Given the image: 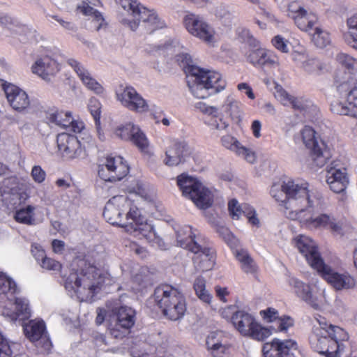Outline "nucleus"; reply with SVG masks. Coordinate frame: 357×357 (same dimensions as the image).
I'll return each instance as SVG.
<instances>
[{
	"label": "nucleus",
	"mask_w": 357,
	"mask_h": 357,
	"mask_svg": "<svg viewBox=\"0 0 357 357\" xmlns=\"http://www.w3.org/2000/svg\"><path fill=\"white\" fill-rule=\"evenodd\" d=\"M270 194L280 203L288 219L298 221L307 229H331L335 234L343 235V224L333 215L322 212L324 199L307 183L288 178L273 183Z\"/></svg>",
	"instance_id": "nucleus-1"
},
{
	"label": "nucleus",
	"mask_w": 357,
	"mask_h": 357,
	"mask_svg": "<svg viewBox=\"0 0 357 357\" xmlns=\"http://www.w3.org/2000/svg\"><path fill=\"white\" fill-rule=\"evenodd\" d=\"M149 52L167 51L175 55V59L187 73L188 84L192 95L204 99L212 94L220 93L226 87V81L217 71L204 70L192 64V59L187 50L178 40L147 49Z\"/></svg>",
	"instance_id": "nucleus-2"
},
{
	"label": "nucleus",
	"mask_w": 357,
	"mask_h": 357,
	"mask_svg": "<svg viewBox=\"0 0 357 357\" xmlns=\"http://www.w3.org/2000/svg\"><path fill=\"white\" fill-rule=\"evenodd\" d=\"M69 274L61 271L66 290L71 296H76L80 301H91L93 297L107 286L116 282V278L108 273H103L84 259H75Z\"/></svg>",
	"instance_id": "nucleus-3"
},
{
	"label": "nucleus",
	"mask_w": 357,
	"mask_h": 357,
	"mask_svg": "<svg viewBox=\"0 0 357 357\" xmlns=\"http://www.w3.org/2000/svg\"><path fill=\"white\" fill-rule=\"evenodd\" d=\"M103 216L110 224L119 225L139 238H144L149 242L156 238L153 226L147 222L138 208L126 196L112 197L105 206Z\"/></svg>",
	"instance_id": "nucleus-4"
},
{
	"label": "nucleus",
	"mask_w": 357,
	"mask_h": 357,
	"mask_svg": "<svg viewBox=\"0 0 357 357\" xmlns=\"http://www.w3.org/2000/svg\"><path fill=\"white\" fill-rule=\"evenodd\" d=\"M318 325L313 327L310 337L311 347L327 357H336L340 341L349 338L347 333L340 327L328 324L324 317L316 318Z\"/></svg>",
	"instance_id": "nucleus-5"
},
{
	"label": "nucleus",
	"mask_w": 357,
	"mask_h": 357,
	"mask_svg": "<svg viewBox=\"0 0 357 357\" xmlns=\"http://www.w3.org/2000/svg\"><path fill=\"white\" fill-rule=\"evenodd\" d=\"M20 291V287L10 277L0 272V295H4L10 301L3 307L2 315L10 322H21L31 317L28 299L17 296Z\"/></svg>",
	"instance_id": "nucleus-6"
},
{
	"label": "nucleus",
	"mask_w": 357,
	"mask_h": 357,
	"mask_svg": "<svg viewBox=\"0 0 357 357\" xmlns=\"http://www.w3.org/2000/svg\"><path fill=\"white\" fill-rule=\"evenodd\" d=\"M196 234L191 227L185 225L176 231V239L179 246L195 253V267L198 271L211 270L215 265V254L213 250L202 247L195 241Z\"/></svg>",
	"instance_id": "nucleus-7"
},
{
	"label": "nucleus",
	"mask_w": 357,
	"mask_h": 357,
	"mask_svg": "<svg viewBox=\"0 0 357 357\" xmlns=\"http://www.w3.org/2000/svg\"><path fill=\"white\" fill-rule=\"evenodd\" d=\"M154 300L165 316L176 321L186 311L185 299L182 292L171 285H161L154 291Z\"/></svg>",
	"instance_id": "nucleus-8"
},
{
	"label": "nucleus",
	"mask_w": 357,
	"mask_h": 357,
	"mask_svg": "<svg viewBox=\"0 0 357 357\" xmlns=\"http://www.w3.org/2000/svg\"><path fill=\"white\" fill-rule=\"evenodd\" d=\"M177 184L183 195L191 199L197 207L205 209L211 206L213 199L211 191L197 178L181 174L177 177Z\"/></svg>",
	"instance_id": "nucleus-9"
},
{
	"label": "nucleus",
	"mask_w": 357,
	"mask_h": 357,
	"mask_svg": "<svg viewBox=\"0 0 357 357\" xmlns=\"http://www.w3.org/2000/svg\"><path fill=\"white\" fill-rule=\"evenodd\" d=\"M339 99L331 105V111L340 115L357 116V85L352 83L350 77L337 81Z\"/></svg>",
	"instance_id": "nucleus-10"
},
{
	"label": "nucleus",
	"mask_w": 357,
	"mask_h": 357,
	"mask_svg": "<svg viewBox=\"0 0 357 357\" xmlns=\"http://www.w3.org/2000/svg\"><path fill=\"white\" fill-rule=\"evenodd\" d=\"M183 22L191 36L210 45H213L217 42L215 29L202 16L188 13L184 16Z\"/></svg>",
	"instance_id": "nucleus-11"
},
{
	"label": "nucleus",
	"mask_w": 357,
	"mask_h": 357,
	"mask_svg": "<svg viewBox=\"0 0 357 357\" xmlns=\"http://www.w3.org/2000/svg\"><path fill=\"white\" fill-rule=\"evenodd\" d=\"M129 168L121 156H107L98 166L99 177L109 182H116L125 177Z\"/></svg>",
	"instance_id": "nucleus-12"
},
{
	"label": "nucleus",
	"mask_w": 357,
	"mask_h": 357,
	"mask_svg": "<svg viewBox=\"0 0 357 357\" xmlns=\"http://www.w3.org/2000/svg\"><path fill=\"white\" fill-rule=\"evenodd\" d=\"M119 8V20L132 31L139 27V16L144 6L137 0H115Z\"/></svg>",
	"instance_id": "nucleus-13"
},
{
	"label": "nucleus",
	"mask_w": 357,
	"mask_h": 357,
	"mask_svg": "<svg viewBox=\"0 0 357 357\" xmlns=\"http://www.w3.org/2000/svg\"><path fill=\"white\" fill-rule=\"evenodd\" d=\"M118 101L128 110L137 113H145L149 110V105L135 88L130 86L121 87L116 92Z\"/></svg>",
	"instance_id": "nucleus-14"
},
{
	"label": "nucleus",
	"mask_w": 357,
	"mask_h": 357,
	"mask_svg": "<svg viewBox=\"0 0 357 357\" xmlns=\"http://www.w3.org/2000/svg\"><path fill=\"white\" fill-rule=\"evenodd\" d=\"M293 242L312 268L317 271L324 264L317 243L310 237L298 235L294 238Z\"/></svg>",
	"instance_id": "nucleus-15"
},
{
	"label": "nucleus",
	"mask_w": 357,
	"mask_h": 357,
	"mask_svg": "<svg viewBox=\"0 0 357 357\" xmlns=\"http://www.w3.org/2000/svg\"><path fill=\"white\" fill-rule=\"evenodd\" d=\"M317 271L337 291L351 289L356 286V280L349 273L337 272L325 263Z\"/></svg>",
	"instance_id": "nucleus-16"
},
{
	"label": "nucleus",
	"mask_w": 357,
	"mask_h": 357,
	"mask_svg": "<svg viewBox=\"0 0 357 357\" xmlns=\"http://www.w3.org/2000/svg\"><path fill=\"white\" fill-rule=\"evenodd\" d=\"M2 88L9 105L16 112L27 113L31 107V100L27 93L18 86L4 82Z\"/></svg>",
	"instance_id": "nucleus-17"
},
{
	"label": "nucleus",
	"mask_w": 357,
	"mask_h": 357,
	"mask_svg": "<svg viewBox=\"0 0 357 357\" xmlns=\"http://www.w3.org/2000/svg\"><path fill=\"white\" fill-rule=\"evenodd\" d=\"M26 337L45 351L52 348V342L46 331V326L43 320L33 319L23 326Z\"/></svg>",
	"instance_id": "nucleus-18"
},
{
	"label": "nucleus",
	"mask_w": 357,
	"mask_h": 357,
	"mask_svg": "<svg viewBox=\"0 0 357 357\" xmlns=\"http://www.w3.org/2000/svg\"><path fill=\"white\" fill-rule=\"evenodd\" d=\"M288 15L292 18L297 27L303 31H310L318 23L317 16L303 8L301 3L294 1L288 6Z\"/></svg>",
	"instance_id": "nucleus-19"
},
{
	"label": "nucleus",
	"mask_w": 357,
	"mask_h": 357,
	"mask_svg": "<svg viewBox=\"0 0 357 357\" xmlns=\"http://www.w3.org/2000/svg\"><path fill=\"white\" fill-rule=\"evenodd\" d=\"M135 322V311L128 306L120 307L116 312V323L109 328L110 334L121 339L129 333Z\"/></svg>",
	"instance_id": "nucleus-20"
},
{
	"label": "nucleus",
	"mask_w": 357,
	"mask_h": 357,
	"mask_svg": "<svg viewBox=\"0 0 357 357\" xmlns=\"http://www.w3.org/2000/svg\"><path fill=\"white\" fill-rule=\"evenodd\" d=\"M326 176L331 190L335 193L344 192L349 184L347 169L339 160L330 163L327 167Z\"/></svg>",
	"instance_id": "nucleus-21"
},
{
	"label": "nucleus",
	"mask_w": 357,
	"mask_h": 357,
	"mask_svg": "<svg viewBox=\"0 0 357 357\" xmlns=\"http://www.w3.org/2000/svg\"><path fill=\"white\" fill-rule=\"evenodd\" d=\"M56 143L59 152L63 158L67 160L79 158L85 155V151L78 139L68 133H60L57 135Z\"/></svg>",
	"instance_id": "nucleus-22"
},
{
	"label": "nucleus",
	"mask_w": 357,
	"mask_h": 357,
	"mask_svg": "<svg viewBox=\"0 0 357 357\" xmlns=\"http://www.w3.org/2000/svg\"><path fill=\"white\" fill-rule=\"evenodd\" d=\"M194 107L197 111L209 117L205 121V123L211 130L220 132L228 128L229 123L220 113V108L218 107L208 105L201 101L195 102Z\"/></svg>",
	"instance_id": "nucleus-23"
},
{
	"label": "nucleus",
	"mask_w": 357,
	"mask_h": 357,
	"mask_svg": "<svg viewBox=\"0 0 357 357\" xmlns=\"http://www.w3.org/2000/svg\"><path fill=\"white\" fill-rule=\"evenodd\" d=\"M264 357H294V353L298 351L297 343L291 339L280 340L273 339L272 342H267L263 346Z\"/></svg>",
	"instance_id": "nucleus-24"
},
{
	"label": "nucleus",
	"mask_w": 357,
	"mask_h": 357,
	"mask_svg": "<svg viewBox=\"0 0 357 357\" xmlns=\"http://www.w3.org/2000/svg\"><path fill=\"white\" fill-rule=\"evenodd\" d=\"M244 41L248 48L245 52L246 61L254 66H261V63L266 56V50L261 47V44L248 29L242 30Z\"/></svg>",
	"instance_id": "nucleus-25"
},
{
	"label": "nucleus",
	"mask_w": 357,
	"mask_h": 357,
	"mask_svg": "<svg viewBox=\"0 0 357 357\" xmlns=\"http://www.w3.org/2000/svg\"><path fill=\"white\" fill-rule=\"evenodd\" d=\"M68 64L74 70L82 84L90 91L97 95H102L105 92V89L96 79H94L91 73L79 61L74 59H69L67 61Z\"/></svg>",
	"instance_id": "nucleus-26"
},
{
	"label": "nucleus",
	"mask_w": 357,
	"mask_h": 357,
	"mask_svg": "<svg viewBox=\"0 0 357 357\" xmlns=\"http://www.w3.org/2000/svg\"><path fill=\"white\" fill-rule=\"evenodd\" d=\"M188 153L185 142L172 141L166 148L163 163L169 167L177 166L185 160Z\"/></svg>",
	"instance_id": "nucleus-27"
},
{
	"label": "nucleus",
	"mask_w": 357,
	"mask_h": 357,
	"mask_svg": "<svg viewBox=\"0 0 357 357\" xmlns=\"http://www.w3.org/2000/svg\"><path fill=\"white\" fill-rule=\"evenodd\" d=\"M287 283L292 291L313 308L318 310L320 306L317 298L313 296L310 285L303 282L294 276H289Z\"/></svg>",
	"instance_id": "nucleus-28"
},
{
	"label": "nucleus",
	"mask_w": 357,
	"mask_h": 357,
	"mask_svg": "<svg viewBox=\"0 0 357 357\" xmlns=\"http://www.w3.org/2000/svg\"><path fill=\"white\" fill-rule=\"evenodd\" d=\"M228 210L229 215L234 220H239L243 215L248 222L256 227L260 225V221L257 215L256 211L249 204H243L241 205L236 199H231L228 203Z\"/></svg>",
	"instance_id": "nucleus-29"
},
{
	"label": "nucleus",
	"mask_w": 357,
	"mask_h": 357,
	"mask_svg": "<svg viewBox=\"0 0 357 357\" xmlns=\"http://www.w3.org/2000/svg\"><path fill=\"white\" fill-rule=\"evenodd\" d=\"M32 73L46 81L51 79L59 70V63L49 56L36 59L31 67Z\"/></svg>",
	"instance_id": "nucleus-30"
},
{
	"label": "nucleus",
	"mask_w": 357,
	"mask_h": 357,
	"mask_svg": "<svg viewBox=\"0 0 357 357\" xmlns=\"http://www.w3.org/2000/svg\"><path fill=\"white\" fill-rule=\"evenodd\" d=\"M142 22L146 31L149 33L165 29L167 26L166 22L160 16L158 12L153 8L144 7L139 16V25Z\"/></svg>",
	"instance_id": "nucleus-31"
},
{
	"label": "nucleus",
	"mask_w": 357,
	"mask_h": 357,
	"mask_svg": "<svg viewBox=\"0 0 357 357\" xmlns=\"http://www.w3.org/2000/svg\"><path fill=\"white\" fill-rule=\"evenodd\" d=\"M221 142L223 146L234 152L247 162L250 163L255 162V153L252 149L243 146L234 137L229 135H225L222 137Z\"/></svg>",
	"instance_id": "nucleus-32"
},
{
	"label": "nucleus",
	"mask_w": 357,
	"mask_h": 357,
	"mask_svg": "<svg viewBox=\"0 0 357 357\" xmlns=\"http://www.w3.org/2000/svg\"><path fill=\"white\" fill-rule=\"evenodd\" d=\"M90 5L92 4L85 0L82 4L77 6V9L83 15L89 17V27L91 29L98 31L104 24L105 20L101 13Z\"/></svg>",
	"instance_id": "nucleus-33"
},
{
	"label": "nucleus",
	"mask_w": 357,
	"mask_h": 357,
	"mask_svg": "<svg viewBox=\"0 0 357 357\" xmlns=\"http://www.w3.org/2000/svg\"><path fill=\"white\" fill-rule=\"evenodd\" d=\"M231 322L235 328L243 335L247 336L256 322L255 318L243 311H238L231 317Z\"/></svg>",
	"instance_id": "nucleus-34"
},
{
	"label": "nucleus",
	"mask_w": 357,
	"mask_h": 357,
	"mask_svg": "<svg viewBox=\"0 0 357 357\" xmlns=\"http://www.w3.org/2000/svg\"><path fill=\"white\" fill-rule=\"evenodd\" d=\"M220 109L234 121H241L243 116L242 104L231 95L226 97Z\"/></svg>",
	"instance_id": "nucleus-35"
},
{
	"label": "nucleus",
	"mask_w": 357,
	"mask_h": 357,
	"mask_svg": "<svg viewBox=\"0 0 357 357\" xmlns=\"http://www.w3.org/2000/svg\"><path fill=\"white\" fill-rule=\"evenodd\" d=\"M331 158V153L324 142L320 140V144L311 149L310 159L312 165L321 168L325 165Z\"/></svg>",
	"instance_id": "nucleus-36"
},
{
	"label": "nucleus",
	"mask_w": 357,
	"mask_h": 357,
	"mask_svg": "<svg viewBox=\"0 0 357 357\" xmlns=\"http://www.w3.org/2000/svg\"><path fill=\"white\" fill-rule=\"evenodd\" d=\"M289 106L294 109L299 110L303 114L310 120H312L317 114V107L312 101L303 98L292 97Z\"/></svg>",
	"instance_id": "nucleus-37"
},
{
	"label": "nucleus",
	"mask_w": 357,
	"mask_h": 357,
	"mask_svg": "<svg viewBox=\"0 0 357 357\" xmlns=\"http://www.w3.org/2000/svg\"><path fill=\"white\" fill-rule=\"evenodd\" d=\"M346 23L347 31L344 33V40L351 47L357 44V8L348 13Z\"/></svg>",
	"instance_id": "nucleus-38"
},
{
	"label": "nucleus",
	"mask_w": 357,
	"mask_h": 357,
	"mask_svg": "<svg viewBox=\"0 0 357 357\" xmlns=\"http://www.w3.org/2000/svg\"><path fill=\"white\" fill-rule=\"evenodd\" d=\"M46 18L54 26H59L68 33H74L77 30L76 24L70 18L59 13H47Z\"/></svg>",
	"instance_id": "nucleus-39"
},
{
	"label": "nucleus",
	"mask_w": 357,
	"mask_h": 357,
	"mask_svg": "<svg viewBox=\"0 0 357 357\" xmlns=\"http://www.w3.org/2000/svg\"><path fill=\"white\" fill-rule=\"evenodd\" d=\"M234 254L245 273L252 274L257 271V266L246 250L236 249Z\"/></svg>",
	"instance_id": "nucleus-40"
},
{
	"label": "nucleus",
	"mask_w": 357,
	"mask_h": 357,
	"mask_svg": "<svg viewBox=\"0 0 357 357\" xmlns=\"http://www.w3.org/2000/svg\"><path fill=\"white\" fill-rule=\"evenodd\" d=\"M0 24L17 33H28V38L33 33L26 26L22 25L16 19L6 13H0Z\"/></svg>",
	"instance_id": "nucleus-41"
},
{
	"label": "nucleus",
	"mask_w": 357,
	"mask_h": 357,
	"mask_svg": "<svg viewBox=\"0 0 357 357\" xmlns=\"http://www.w3.org/2000/svg\"><path fill=\"white\" fill-rule=\"evenodd\" d=\"M72 113L70 111L51 110L47 114V119L56 126L67 128L72 122Z\"/></svg>",
	"instance_id": "nucleus-42"
},
{
	"label": "nucleus",
	"mask_w": 357,
	"mask_h": 357,
	"mask_svg": "<svg viewBox=\"0 0 357 357\" xmlns=\"http://www.w3.org/2000/svg\"><path fill=\"white\" fill-rule=\"evenodd\" d=\"M265 83L278 100L284 106H289V102H291L293 96L289 95L281 85L274 81L266 80Z\"/></svg>",
	"instance_id": "nucleus-43"
},
{
	"label": "nucleus",
	"mask_w": 357,
	"mask_h": 357,
	"mask_svg": "<svg viewBox=\"0 0 357 357\" xmlns=\"http://www.w3.org/2000/svg\"><path fill=\"white\" fill-rule=\"evenodd\" d=\"M35 210L36 207L32 205H28L22 207L16 211L15 219L17 222L28 225L35 224Z\"/></svg>",
	"instance_id": "nucleus-44"
},
{
	"label": "nucleus",
	"mask_w": 357,
	"mask_h": 357,
	"mask_svg": "<svg viewBox=\"0 0 357 357\" xmlns=\"http://www.w3.org/2000/svg\"><path fill=\"white\" fill-rule=\"evenodd\" d=\"M193 288L199 300L208 305L211 303L213 296L206 289V280L203 277L199 276L195 280Z\"/></svg>",
	"instance_id": "nucleus-45"
},
{
	"label": "nucleus",
	"mask_w": 357,
	"mask_h": 357,
	"mask_svg": "<svg viewBox=\"0 0 357 357\" xmlns=\"http://www.w3.org/2000/svg\"><path fill=\"white\" fill-rule=\"evenodd\" d=\"M311 38L314 44L319 48H324L331 43L329 33L319 26L315 27Z\"/></svg>",
	"instance_id": "nucleus-46"
},
{
	"label": "nucleus",
	"mask_w": 357,
	"mask_h": 357,
	"mask_svg": "<svg viewBox=\"0 0 357 357\" xmlns=\"http://www.w3.org/2000/svg\"><path fill=\"white\" fill-rule=\"evenodd\" d=\"M139 149L145 151L149 145V140L146 135L142 132L138 126H135L132 130V134L130 139Z\"/></svg>",
	"instance_id": "nucleus-47"
},
{
	"label": "nucleus",
	"mask_w": 357,
	"mask_h": 357,
	"mask_svg": "<svg viewBox=\"0 0 357 357\" xmlns=\"http://www.w3.org/2000/svg\"><path fill=\"white\" fill-rule=\"evenodd\" d=\"M301 134L303 142L307 148L312 149L320 144V141L318 140L316 136V132L312 127L307 126H305L301 130Z\"/></svg>",
	"instance_id": "nucleus-48"
},
{
	"label": "nucleus",
	"mask_w": 357,
	"mask_h": 357,
	"mask_svg": "<svg viewBox=\"0 0 357 357\" xmlns=\"http://www.w3.org/2000/svg\"><path fill=\"white\" fill-rule=\"evenodd\" d=\"M135 126L132 123L118 125L113 128V134L123 140L129 141Z\"/></svg>",
	"instance_id": "nucleus-49"
},
{
	"label": "nucleus",
	"mask_w": 357,
	"mask_h": 357,
	"mask_svg": "<svg viewBox=\"0 0 357 357\" xmlns=\"http://www.w3.org/2000/svg\"><path fill=\"white\" fill-rule=\"evenodd\" d=\"M271 334V329L263 327L256 321L250 330V333L248 334L247 336H250L258 341H262L268 337Z\"/></svg>",
	"instance_id": "nucleus-50"
},
{
	"label": "nucleus",
	"mask_w": 357,
	"mask_h": 357,
	"mask_svg": "<svg viewBox=\"0 0 357 357\" xmlns=\"http://www.w3.org/2000/svg\"><path fill=\"white\" fill-rule=\"evenodd\" d=\"M337 61L352 73L357 71V59L344 53L337 55Z\"/></svg>",
	"instance_id": "nucleus-51"
},
{
	"label": "nucleus",
	"mask_w": 357,
	"mask_h": 357,
	"mask_svg": "<svg viewBox=\"0 0 357 357\" xmlns=\"http://www.w3.org/2000/svg\"><path fill=\"white\" fill-rule=\"evenodd\" d=\"M101 107L102 105L97 98L93 97L89 99L88 109L95 121V124L96 125H98L100 123Z\"/></svg>",
	"instance_id": "nucleus-52"
},
{
	"label": "nucleus",
	"mask_w": 357,
	"mask_h": 357,
	"mask_svg": "<svg viewBox=\"0 0 357 357\" xmlns=\"http://www.w3.org/2000/svg\"><path fill=\"white\" fill-rule=\"evenodd\" d=\"M294 320L289 316L279 317L275 323V326H271V330L275 332L286 331L289 328L293 326Z\"/></svg>",
	"instance_id": "nucleus-53"
},
{
	"label": "nucleus",
	"mask_w": 357,
	"mask_h": 357,
	"mask_svg": "<svg viewBox=\"0 0 357 357\" xmlns=\"http://www.w3.org/2000/svg\"><path fill=\"white\" fill-rule=\"evenodd\" d=\"M291 59L301 68L309 56L307 50L304 47L299 46L291 52Z\"/></svg>",
	"instance_id": "nucleus-54"
},
{
	"label": "nucleus",
	"mask_w": 357,
	"mask_h": 357,
	"mask_svg": "<svg viewBox=\"0 0 357 357\" xmlns=\"http://www.w3.org/2000/svg\"><path fill=\"white\" fill-rule=\"evenodd\" d=\"M301 68L309 73H317L321 70L322 65L319 61L309 56Z\"/></svg>",
	"instance_id": "nucleus-55"
},
{
	"label": "nucleus",
	"mask_w": 357,
	"mask_h": 357,
	"mask_svg": "<svg viewBox=\"0 0 357 357\" xmlns=\"http://www.w3.org/2000/svg\"><path fill=\"white\" fill-rule=\"evenodd\" d=\"M273 46L278 51L287 53L289 51V41L280 35L274 36L271 40Z\"/></svg>",
	"instance_id": "nucleus-56"
},
{
	"label": "nucleus",
	"mask_w": 357,
	"mask_h": 357,
	"mask_svg": "<svg viewBox=\"0 0 357 357\" xmlns=\"http://www.w3.org/2000/svg\"><path fill=\"white\" fill-rule=\"evenodd\" d=\"M38 265L43 269L52 271H61L62 267V265L59 261L51 257H48L47 256L39 262Z\"/></svg>",
	"instance_id": "nucleus-57"
},
{
	"label": "nucleus",
	"mask_w": 357,
	"mask_h": 357,
	"mask_svg": "<svg viewBox=\"0 0 357 357\" xmlns=\"http://www.w3.org/2000/svg\"><path fill=\"white\" fill-rule=\"evenodd\" d=\"M225 340L226 339L224 337L223 333L221 331L211 333L206 339V346L208 349L210 351Z\"/></svg>",
	"instance_id": "nucleus-58"
},
{
	"label": "nucleus",
	"mask_w": 357,
	"mask_h": 357,
	"mask_svg": "<svg viewBox=\"0 0 357 357\" xmlns=\"http://www.w3.org/2000/svg\"><path fill=\"white\" fill-rule=\"evenodd\" d=\"M251 3L259 5L258 13L261 15L266 22L273 23L276 21L274 15L263 5L260 4L259 0H247Z\"/></svg>",
	"instance_id": "nucleus-59"
},
{
	"label": "nucleus",
	"mask_w": 357,
	"mask_h": 357,
	"mask_svg": "<svg viewBox=\"0 0 357 357\" xmlns=\"http://www.w3.org/2000/svg\"><path fill=\"white\" fill-rule=\"evenodd\" d=\"M31 252L37 264H38L45 257H47L45 251L41 245L33 243L31 244Z\"/></svg>",
	"instance_id": "nucleus-60"
},
{
	"label": "nucleus",
	"mask_w": 357,
	"mask_h": 357,
	"mask_svg": "<svg viewBox=\"0 0 357 357\" xmlns=\"http://www.w3.org/2000/svg\"><path fill=\"white\" fill-rule=\"evenodd\" d=\"M216 17L222 20L225 23H229L232 20V14L227 10L225 6L220 5L215 10Z\"/></svg>",
	"instance_id": "nucleus-61"
},
{
	"label": "nucleus",
	"mask_w": 357,
	"mask_h": 357,
	"mask_svg": "<svg viewBox=\"0 0 357 357\" xmlns=\"http://www.w3.org/2000/svg\"><path fill=\"white\" fill-rule=\"evenodd\" d=\"M279 66V59L278 56L273 52L266 51V56L261 63V66L278 67Z\"/></svg>",
	"instance_id": "nucleus-62"
},
{
	"label": "nucleus",
	"mask_w": 357,
	"mask_h": 357,
	"mask_svg": "<svg viewBox=\"0 0 357 357\" xmlns=\"http://www.w3.org/2000/svg\"><path fill=\"white\" fill-rule=\"evenodd\" d=\"M32 179L37 183H42L46 178L45 171L40 165H34L31 172Z\"/></svg>",
	"instance_id": "nucleus-63"
},
{
	"label": "nucleus",
	"mask_w": 357,
	"mask_h": 357,
	"mask_svg": "<svg viewBox=\"0 0 357 357\" xmlns=\"http://www.w3.org/2000/svg\"><path fill=\"white\" fill-rule=\"evenodd\" d=\"M229 349V344L225 340L222 343H219L215 347L210 350L211 355L213 357H223Z\"/></svg>",
	"instance_id": "nucleus-64"
}]
</instances>
